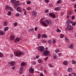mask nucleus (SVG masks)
Returning <instances> with one entry per match:
<instances>
[{"instance_id":"obj_18","label":"nucleus","mask_w":76,"mask_h":76,"mask_svg":"<svg viewBox=\"0 0 76 76\" xmlns=\"http://www.w3.org/2000/svg\"><path fill=\"white\" fill-rule=\"evenodd\" d=\"M25 65H26V63L24 62H23L21 64V66H24Z\"/></svg>"},{"instance_id":"obj_12","label":"nucleus","mask_w":76,"mask_h":76,"mask_svg":"<svg viewBox=\"0 0 76 76\" xmlns=\"http://www.w3.org/2000/svg\"><path fill=\"white\" fill-rule=\"evenodd\" d=\"M34 70V69L32 68L31 67L29 69V73H33Z\"/></svg>"},{"instance_id":"obj_52","label":"nucleus","mask_w":76,"mask_h":76,"mask_svg":"<svg viewBox=\"0 0 76 76\" xmlns=\"http://www.w3.org/2000/svg\"><path fill=\"white\" fill-rule=\"evenodd\" d=\"M48 57H47L46 58H45V61H47V59H48Z\"/></svg>"},{"instance_id":"obj_39","label":"nucleus","mask_w":76,"mask_h":76,"mask_svg":"<svg viewBox=\"0 0 76 76\" xmlns=\"http://www.w3.org/2000/svg\"><path fill=\"white\" fill-rule=\"evenodd\" d=\"M72 14V12L71 11H69L68 12V15H71V14Z\"/></svg>"},{"instance_id":"obj_11","label":"nucleus","mask_w":76,"mask_h":76,"mask_svg":"<svg viewBox=\"0 0 76 76\" xmlns=\"http://www.w3.org/2000/svg\"><path fill=\"white\" fill-rule=\"evenodd\" d=\"M19 41H20V39L18 37H17L14 40L15 42H18Z\"/></svg>"},{"instance_id":"obj_31","label":"nucleus","mask_w":76,"mask_h":76,"mask_svg":"<svg viewBox=\"0 0 76 76\" xmlns=\"http://www.w3.org/2000/svg\"><path fill=\"white\" fill-rule=\"evenodd\" d=\"M63 37H64V35H63V34H61L60 35V38H63Z\"/></svg>"},{"instance_id":"obj_3","label":"nucleus","mask_w":76,"mask_h":76,"mask_svg":"<svg viewBox=\"0 0 76 76\" xmlns=\"http://www.w3.org/2000/svg\"><path fill=\"white\" fill-rule=\"evenodd\" d=\"M66 29L68 31H72L73 29V26L71 25H68L66 27Z\"/></svg>"},{"instance_id":"obj_61","label":"nucleus","mask_w":76,"mask_h":76,"mask_svg":"<svg viewBox=\"0 0 76 76\" xmlns=\"http://www.w3.org/2000/svg\"><path fill=\"white\" fill-rule=\"evenodd\" d=\"M31 31H33V30H34V28H31Z\"/></svg>"},{"instance_id":"obj_5","label":"nucleus","mask_w":76,"mask_h":76,"mask_svg":"<svg viewBox=\"0 0 76 76\" xmlns=\"http://www.w3.org/2000/svg\"><path fill=\"white\" fill-rule=\"evenodd\" d=\"M49 54H50V52L48 50H45L43 53V55H44L45 56H48Z\"/></svg>"},{"instance_id":"obj_53","label":"nucleus","mask_w":76,"mask_h":76,"mask_svg":"<svg viewBox=\"0 0 76 76\" xmlns=\"http://www.w3.org/2000/svg\"><path fill=\"white\" fill-rule=\"evenodd\" d=\"M10 57H11V58H13V54H12L10 55Z\"/></svg>"},{"instance_id":"obj_48","label":"nucleus","mask_w":76,"mask_h":76,"mask_svg":"<svg viewBox=\"0 0 76 76\" xmlns=\"http://www.w3.org/2000/svg\"><path fill=\"white\" fill-rule=\"evenodd\" d=\"M49 66L50 67H53V66L51 64H48Z\"/></svg>"},{"instance_id":"obj_32","label":"nucleus","mask_w":76,"mask_h":76,"mask_svg":"<svg viewBox=\"0 0 76 76\" xmlns=\"http://www.w3.org/2000/svg\"><path fill=\"white\" fill-rule=\"evenodd\" d=\"M72 64H76V62L75 61H72Z\"/></svg>"},{"instance_id":"obj_15","label":"nucleus","mask_w":76,"mask_h":76,"mask_svg":"<svg viewBox=\"0 0 76 76\" xmlns=\"http://www.w3.org/2000/svg\"><path fill=\"white\" fill-rule=\"evenodd\" d=\"M70 20H68L66 21V24L67 25H69V24H70Z\"/></svg>"},{"instance_id":"obj_10","label":"nucleus","mask_w":76,"mask_h":76,"mask_svg":"<svg viewBox=\"0 0 76 76\" xmlns=\"http://www.w3.org/2000/svg\"><path fill=\"white\" fill-rule=\"evenodd\" d=\"M32 16L33 18H35L37 16V13L35 11H33L32 12Z\"/></svg>"},{"instance_id":"obj_63","label":"nucleus","mask_w":76,"mask_h":76,"mask_svg":"<svg viewBox=\"0 0 76 76\" xmlns=\"http://www.w3.org/2000/svg\"><path fill=\"white\" fill-rule=\"evenodd\" d=\"M36 58H38V57H39V56H36Z\"/></svg>"},{"instance_id":"obj_9","label":"nucleus","mask_w":76,"mask_h":76,"mask_svg":"<svg viewBox=\"0 0 76 76\" xmlns=\"http://www.w3.org/2000/svg\"><path fill=\"white\" fill-rule=\"evenodd\" d=\"M15 38V36L14 35L12 34L10 36V40H14Z\"/></svg>"},{"instance_id":"obj_49","label":"nucleus","mask_w":76,"mask_h":76,"mask_svg":"<svg viewBox=\"0 0 76 76\" xmlns=\"http://www.w3.org/2000/svg\"><path fill=\"white\" fill-rule=\"evenodd\" d=\"M53 6V4L51 3H50L49 4V6H50V7H51Z\"/></svg>"},{"instance_id":"obj_13","label":"nucleus","mask_w":76,"mask_h":76,"mask_svg":"<svg viewBox=\"0 0 76 76\" xmlns=\"http://www.w3.org/2000/svg\"><path fill=\"white\" fill-rule=\"evenodd\" d=\"M23 72V67H21L20 69V73H22Z\"/></svg>"},{"instance_id":"obj_45","label":"nucleus","mask_w":76,"mask_h":76,"mask_svg":"<svg viewBox=\"0 0 76 76\" xmlns=\"http://www.w3.org/2000/svg\"><path fill=\"white\" fill-rule=\"evenodd\" d=\"M54 76H57V74L56 72H54Z\"/></svg>"},{"instance_id":"obj_58","label":"nucleus","mask_w":76,"mask_h":76,"mask_svg":"<svg viewBox=\"0 0 76 76\" xmlns=\"http://www.w3.org/2000/svg\"><path fill=\"white\" fill-rule=\"evenodd\" d=\"M28 32H30V31H31V29H28Z\"/></svg>"},{"instance_id":"obj_27","label":"nucleus","mask_w":76,"mask_h":76,"mask_svg":"<svg viewBox=\"0 0 76 76\" xmlns=\"http://www.w3.org/2000/svg\"><path fill=\"white\" fill-rule=\"evenodd\" d=\"M9 27H8L5 28L4 29V32H5V31H7Z\"/></svg>"},{"instance_id":"obj_20","label":"nucleus","mask_w":76,"mask_h":76,"mask_svg":"<svg viewBox=\"0 0 76 76\" xmlns=\"http://www.w3.org/2000/svg\"><path fill=\"white\" fill-rule=\"evenodd\" d=\"M69 47L70 48H73V44L70 45H69Z\"/></svg>"},{"instance_id":"obj_47","label":"nucleus","mask_w":76,"mask_h":76,"mask_svg":"<svg viewBox=\"0 0 76 76\" xmlns=\"http://www.w3.org/2000/svg\"><path fill=\"white\" fill-rule=\"evenodd\" d=\"M55 52L56 53L59 52V50L58 49H57L56 50Z\"/></svg>"},{"instance_id":"obj_17","label":"nucleus","mask_w":76,"mask_h":76,"mask_svg":"<svg viewBox=\"0 0 76 76\" xmlns=\"http://www.w3.org/2000/svg\"><path fill=\"white\" fill-rule=\"evenodd\" d=\"M53 57L54 58H58V56L55 54L53 55Z\"/></svg>"},{"instance_id":"obj_8","label":"nucleus","mask_w":76,"mask_h":76,"mask_svg":"<svg viewBox=\"0 0 76 76\" xmlns=\"http://www.w3.org/2000/svg\"><path fill=\"white\" fill-rule=\"evenodd\" d=\"M5 9L7 10L9 9L10 10H11V11H13V10L12 9V7L8 6H6Z\"/></svg>"},{"instance_id":"obj_40","label":"nucleus","mask_w":76,"mask_h":76,"mask_svg":"<svg viewBox=\"0 0 76 76\" xmlns=\"http://www.w3.org/2000/svg\"><path fill=\"white\" fill-rule=\"evenodd\" d=\"M48 42L49 44H50L52 42V41H51V40H49L48 41Z\"/></svg>"},{"instance_id":"obj_29","label":"nucleus","mask_w":76,"mask_h":76,"mask_svg":"<svg viewBox=\"0 0 76 76\" xmlns=\"http://www.w3.org/2000/svg\"><path fill=\"white\" fill-rule=\"evenodd\" d=\"M26 3L28 4H31V2L29 1H27Z\"/></svg>"},{"instance_id":"obj_23","label":"nucleus","mask_w":76,"mask_h":76,"mask_svg":"<svg viewBox=\"0 0 76 76\" xmlns=\"http://www.w3.org/2000/svg\"><path fill=\"white\" fill-rule=\"evenodd\" d=\"M38 62H39V63H42V60L41 59H39L38 60Z\"/></svg>"},{"instance_id":"obj_46","label":"nucleus","mask_w":76,"mask_h":76,"mask_svg":"<svg viewBox=\"0 0 76 76\" xmlns=\"http://www.w3.org/2000/svg\"><path fill=\"white\" fill-rule=\"evenodd\" d=\"M15 15L16 16H19L20 15V14L19 13H17L15 14Z\"/></svg>"},{"instance_id":"obj_56","label":"nucleus","mask_w":76,"mask_h":76,"mask_svg":"<svg viewBox=\"0 0 76 76\" xmlns=\"http://www.w3.org/2000/svg\"><path fill=\"white\" fill-rule=\"evenodd\" d=\"M58 56H61V55H62V54H61V53H60L58 54Z\"/></svg>"},{"instance_id":"obj_2","label":"nucleus","mask_w":76,"mask_h":76,"mask_svg":"<svg viewBox=\"0 0 76 76\" xmlns=\"http://www.w3.org/2000/svg\"><path fill=\"white\" fill-rule=\"evenodd\" d=\"M52 23L51 20H45V21L44 26H47L48 25H50Z\"/></svg>"},{"instance_id":"obj_6","label":"nucleus","mask_w":76,"mask_h":76,"mask_svg":"<svg viewBox=\"0 0 76 76\" xmlns=\"http://www.w3.org/2000/svg\"><path fill=\"white\" fill-rule=\"evenodd\" d=\"M15 62L13 61H10L8 63V64L12 66H13L15 65Z\"/></svg>"},{"instance_id":"obj_37","label":"nucleus","mask_w":76,"mask_h":76,"mask_svg":"<svg viewBox=\"0 0 76 76\" xmlns=\"http://www.w3.org/2000/svg\"><path fill=\"white\" fill-rule=\"evenodd\" d=\"M72 20H74V19H75V17L74 15H72Z\"/></svg>"},{"instance_id":"obj_41","label":"nucleus","mask_w":76,"mask_h":76,"mask_svg":"<svg viewBox=\"0 0 76 76\" xmlns=\"http://www.w3.org/2000/svg\"><path fill=\"white\" fill-rule=\"evenodd\" d=\"M57 32H61V30L58 28H57Z\"/></svg>"},{"instance_id":"obj_24","label":"nucleus","mask_w":76,"mask_h":76,"mask_svg":"<svg viewBox=\"0 0 76 76\" xmlns=\"http://www.w3.org/2000/svg\"><path fill=\"white\" fill-rule=\"evenodd\" d=\"M68 64V63H67V62L66 61H65L64 62V65H65L66 66Z\"/></svg>"},{"instance_id":"obj_30","label":"nucleus","mask_w":76,"mask_h":76,"mask_svg":"<svg viewBox=\"0 0 76 76\" xmlns=\"http://www.w3.org/2000/svg\"><path fill=\"white\" fill-rule=\"evenodd\" d=\"M40 23H42V24H43L44 26V22L42 20H41L40 21Z\"/></svg>"},{"instance_id":"obj_42","label":"nucleus","mask_w":76,"mask_h":76,"mask_svg":"<svg viewBox=\"0 0 76 76\" xmlns=\"http://www.w3.org/2000/svg\"><path fill=\"white\" fill-rule=\"evenodd\" d=\"M53 44H56V41L54 39H53Z\"/></svg>"},{"instance_id":"obj_59","label":"nucleus","mask_w":76,"mask_h":76,"mask_svg":"<svg viewBox=\"0 0 76 76\" xmlns=\"http://www.w3.org/2000/svg\"><path fill=\"white\" fill-rule=\"evenodd\" d=\"M48 11H49V10H45V13H47V12H48Z\"/></svg>"},{"instance_id":"obj_28","label":"nucleus","mask_w":76,"mask_h":76,"mask_svg":"<svg viewBox=\"0 0 76 76\" xmlns=\"http://www.w3.org/2000/svg\"><path fill=\"white\" fill-rule=\"evenodd\" d=\"M43 37L45 38H47V36L46 34L43 35Z\"/></svg>"},{"instance_id":"obj_50","label":"nucleus","mask_w":76,"mask_h":76,"mask_svg":"<svg viewBox=\"0 0 76 76\" xmlns=\"http://www.w3.org/2000/svg\"><path fill=\"white\" fill-rule=\"evenodd\" d=\"M14 7H18V5H17V4H14Z\"/></svg>"},{"instance_id":"obj_57","label":"nucleus","mask_w":76,"mask_h":76,"mask_svg":"<svg viewBox=\"0 0 76 76\" xmlns=\"http://www.w3.org/2000/svg\"><path fill=\"white\" fill-rule=\"evenodd\" d=\"M17 4V6H20L21 4H20V3H19L18 4Z\"/></svg>"},{"instance_id":"obj_64","label":"nucleus","mask_w":76,"mask_h":76,"mask_svg":"<svg viewBox=\"0 0 76 76\" xmlns=\"http://www.w3.org/2000/svg\"><path fill=\"white\" fill-rule=\"evenodd\" d=\"M74 7H75V8H76V4H75L74 5Z\"/></svg>"},{"instance_id":"obj_16","label":"nucleus","mask_w":76,"mask_h":76,"mask_svg":"<svg viewBox=\"0 0 76 76\" xmlns=\"http://www.w3.org/2000/svg\"><path fill=\"white\" fill-rule=\"evenodd\" d=\"M4 34V31L1 30L0 31V35H3Z\"/></svg>"},{"instance_id":"obj_14","label":"nucleus","mask_w":76,"mask_h":76,"mask_svg":"<svg viewBox=\"0 0 76 76\" xmlns=\"http://www.w3.org/2000/svg\"><path fill=\"white\" fill-rule=\"evenodd\" d=\"M54 10L56 11H58L59 10H60V7H56L55 8Z\"/></svg>"},{"instance_id":"obj_34","label":"nucleus","mask_w":76,"mask_h":76,"mask_svg":"<svg viewBox=\"0 0 76 76\" xmlns=\"http://www.w3.org/2000/svg\"><path fill=\"white\" fill-rule=\"evenodd\" d=\"M41 34H38V38L39 39V38H41Z\"/></svg>"},{"instance_id":"obj_33","label":"nucleus","mask_w":76,"mask_h":76,"mask_svg":"<svg viewBox=\"0 0 76 76\" xmlns=\"http://www.w3.org/2000/svg\"><path fill=\"white\" fill-rule=\"evenodd\" d=\"M72 26H75V25H76V22H73L72 23Z\"/></svg>"},{"instance_id":"obj_44","label":"nucleus","mask_w":76,"mask_h":76,"mask_svg":"<svg viewBox=\"0 0 76 76\" xmlns=\"http://www.w3.org/2000/svg\"><path fill=\"white\" fill-rule=\"evenodd\" d=\"M47 41L45 40H43L42 42V43H45Z\"/></svg>"},{"instance_id":"obj_54","label":"nucleus","mask_w":76,"mask_h":76,"mask_svg":"<svg viewBox=\"0 0 76 76\" xmlns=\"http://www.w3.org/2000/svg\"><path fill=\"white\" fill-rule=\"evenodd\" d=\"M45 1L46 2V3H48V1H49V0H45Z\"/></svg>"},{"instance_id":"obj_21","label":"nucleus","mask_w":76,"mask_h":76,"mask_svg":"<svg viewBox=\"0 0 76 76\" xmlns=\"http://www.w3.org/2000/svg\"><path fill=\"white\" fill-rule=\"evenodd\" d=\"M72 69L71 68H69L68 69V72H72Z\"/></svg>"},{"instance_id":"obj_38","label":"nucleus","mask_w":76,"mask_h":76,"mask_svg":"<svg viewBox=\"0 0 76 76\" xmlns=\"http://www.w3.org/2000/svg\"><path fill=\"white\" fill-rule=\"evenodd\" d=\"M61 3V1L60 0H59L57 1V3L58 4Z\"/></svg>"},{"instance_id":"obj_51","label":"nucleus","mask_w":76,"mask_h":76,"mask_svg":"<svg viewBox=\"0 0 76 76\" xmlns=\"http://www.w3.org/2000/svg\"><path fill=\"white\" fill-rule=\"evenodd\" d=\"M33 64H34V65H35V64H36V62L35 61H33L32 62Z\"/></svg>"},{"instance_id":"obj_25","label":"nucleus","mask_w":76,"mask_h":76,"mask_svg":"<svg viewBox=\"0 0 76 76\" xmlns=\"http://www.w3.org/2000/svg\"><path fill=\"white\" fill-rule=\"evenodd\" d=\"M15 2H16V1H15V0H11V3H15Z\"/></svg>"},{"instance_id":"obj_4","label":"nucleus","mask_w":76,"mask_h":76,"mask_svg":"<svg viewBox=\"0 0 76 76\" xmlns=\"http://www.w3.org/2000/svg\"><path fill=\"white\" fill-rule=\"evenodd\" d=\"M44 47L42 46H40L38 47V50L41 52H42L44 50Z\"/></svg>"},{"instance_id":"obj_62","label":"nucleus","mask_w":76,"mask_h":76,"mask_svg":"<svg viewBox=\"0 0 76 76\" xmlns=\"http://www.w3.org/2000/svg\"><path fill=\"white\" fill-rule=\"evenodd\" d=\"M68 76H72V75H71V74H69L68 75Z\"/></svg>"},{"instance_id":"obj_19","label":"nucleus","mask_w":76,"mask_h":76,"mask_svg":"<svg viewBox=\"0 0 76 76\" xmlns=\"http://www.w3.org/2000/svg\"><path fill=\"white\" fill-rule=\"evenodd\" d=\"M16 10L18 12H21V10H20V7H18L17 9H16Z\"/></svg>"},{"instance_id":"obj_22","label":"nucleus","mask_w":76,"mask_h":76,"mask_svg":"<svg viewBox=\"0 0 76 76\" xmlns=\"http://www.w3.org/2000/svg\"><path fill=\"white\" fill-rule=\"evenodd\" d=\"M7 15L8 16H11V15H12V13L10 11H9L8 12Z\"/></svg>"},{"instance_id":"obj_26","label":"nucleus","mask_w":76,"mask_h":76,"mask_svg":"<svg viewBox=\"0 0 76 76\" xmlns=\"http://www.w3.org/2000/svg\"><path fill=\"white\" fill-rule=\"evenodd\" d=\"M4 57L3 54L2 53L0 52V57Z\"/></svg>"},{"instance_id":"obj_60","label":"nucleus","mask_w":76,"mask_h":76,"mask_svg":"<svg viewBox=\"0 0 76 76\" xmlns=\"http://www.w3.org/2000/svg\"><path fill=\"white\" fill-rule=\"evenodd\" d=\"M24 15H26V11H25L24 13Z\"/></svg>"},{"instance_id":"obj_55","label":"nucleus","mask_w":76,"mask_h":76,"mask_svg":"<svg viewBox=\"0 0 76 76\" xmlns=\"http://www.w3.org/2000/svg\"><path fill=\"white\" fill-rule=\"evenodd\" d=\"M37 29H38V28L37 27H36L35 28V31H37Z\"/></svg>"},{"instance_id":"obj_43","label":"nucleus","mask_w":76,"mask_h":76,"mask_svg":"<svg viewBox=\"0 0 76 76\" xmlns=\"http://www.w3.org/2000/svg\"><path fill=\"white\" fill-rule=\"evenodd\" d=\"M27 10H31V8L30 7H28L27 8Z\"/></svg>"},{"instance_id":"obj_1","label":"nucleus","mask_w":76,"mask_h":76,"mask_svg":"<svg viewBox=\"0 0 76 76\" xmlns=\"http://www.w3.org/2000/svg\"><path fill=\"white\" fill-rule=\"evenodd\" d=\"M14 54L15 56L17 57H19V56H20V55H23V56H24V53L22 52L17 51L14 53Z\"/></svg>"},{"instance_id":"obj_7","label":"nucleus","mask_w":76,"mask_h":76,"mask_svg":"<svg viewBox=\"0 0 76 76\" xmlns=\"http://www.w3.org/2000/svg\"><path fill=\"white\" fill-rule=\"evenodd\" d=\"M49 15L50 16L53 17V18H56V15L54 14V13L52 12L50 13L49 14Z\"/></svg>"},{"instance_id":"obj_35","label":"nucleus","mask_w":76,"mask_h":76,"mask_svg":"<svg viewBox=\"0 0 76 76\" xmlns=\"http://www.w3.org/2000/svg\"><path fill=\"white\" fill-rule=\"evenodd\" d=\"M65 39L66 40V41L68 42L69 41V39H67V37H66L65 38Z\"/></svg>"},{"instance_id":"obj_36","label":"nucleus","mask_w":76,"mask_h":76,"mask_svg":"<svg viewBox=\"0 0 76 76\" xmlns=\"http://www.w3.org/2000/svg\"><path fill=\"white\" fill-rule=\"evenodd\" d=\"M18 25V23L17 22H15L14 24V26H16Z\"/></svg>"}]
</instances>
